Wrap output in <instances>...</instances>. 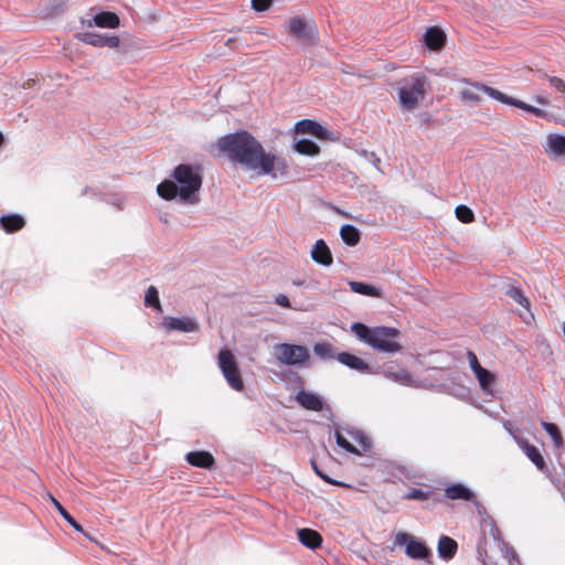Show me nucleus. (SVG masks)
I'll return each mask as SVG.
<instances>
[{
  "mask_svg": "<svg viewBox=\"0 0 565 565\" xmlns=\"http://www.w3.org/2000/svg\"><path fill=\"white\" fill-rule=\"evenodd\" d=\"M218 149L228 159L241 166L242 170L253 177H269L273 180L289 175L287 160L276 152L267 151L249 132L241 131L226 135L217 140Z\"/></svg>",
  "mask_w": 565,
  "mask_h": 565,
  "instance_id": "f257e3e1",
  "label": "nucleus"
},
{
  "mask_svg": "<svg viewBox=\"0 0 565 565\" xmlns=\"http://www.w3.org/2000/svg\"><path fill=\"white\" fill-rule=\"evenodd\" d=\"M518 446L524 451L526 457L536 466L537 469L543 470L545 467L544 458L542 457L539 449L529 444L525 439L514 437Z\"/></svg>",
  "mask_w": 565,
  "mask_h": 565,
  "instance_id": "dca6fc26",
  "label": "nucleus"
},
{
  "mask_svg": "<svg viewBox=\"0 0 565 565\" xmlns=\"http://www.w3.org/2000/svg\"><path fill=\"white\" fill-rule=\"evenodd\" d=\"M216 360L217 366L230 387L236 392H242L244 390V381L233 352L227 348H223L218 351Z\"/></svg>",
  "mask_w": 565,
  "mask_h": 565,
  "instance_id": "423d86ee",
  "label": "nucleus"
},
{
  "mask_svg": "<svg viewBox=\"0 0 565 565\" xmlns=\"http://www.w3.org/2000/svg\"><path fill=\"white\" fill-rule=\"evenodd\" d=\"M340 236L343 243L351 247L356 246L361 238L359 230L350 224L341 226Z\"/></svg>",
  "mask_w": 565,
  "mask_h": 565,
  "instance_id": "4be33fe9",
  "label": "nucleus"
},
{
  "mask_svg": "<svg viewBox=\"0 0 565 565\" xmlns=\"http://www.w3.org/2000/svg\"><path fill=\"white\" fill-rule=\"evenodd\" d=\"M312 467L315 469V471L317 472V475L323 479L324 481L329 482V483H332V484H338V482H335L334 480H332L331 478H329L327 475L322 473L318 467L315 465V462H312Z\"/></svg>",
  "mask_w": 565,
  "mask_h": 565,
  "instance_id": "37998d69",
  "label": "nucleus"
},
{
  "mask_svg": "<svg viewBox=\"0 0 565 565\" xmlns=\"http://www.w3.org/2000/svg\"><path fill=\"white\" fill-rule=\"evenodd\" d=\"M93 25L102 29H116L120 25V19L115 12L102 11L87 21V26Z\"/></svg>",
  "mask_w": 565,
  "mask_h": 565,
  "instance_id": "4468645a",
  "label": "nucleus"
},
{
  "mask_svg": "<svg viewBox=\"0 0 565 565\" xmlns=\"http://www.w3.org/2000/svg\"><path fill=\"white\" fill-rule=\"evenodd\" d=\"M428 85V78L422 73L413 74L399 83L397 97L402 110L411 113L418 109L427 95Z\"/></svg>",
  "mask_w": 565,
  "mask_h": 565,
  "instance_id": "39448f33",
  "label": "nucleus"
},
{
  "mask_svg": "<svg viewBox=\"0 0 565 565\" xmlns=\"http://www.w3.org/2000/svg\"><path fill=\"white\" fill-rule=\"evenodd\" d=\"M313 352L323 360L337 359L335 350L330 343H316L313 345Z\"/></svg>",
  "mask_w": 565,
  "mask_h": 565,
  "instance_id": "7c9ffc66",
  "label": "nucleus"
},
{
  "mask_svg": "<svg viewBox=\"0 0 565 565\" xmlns=\"http://www.w3.org/2000/svg\"><path fill=\"white\" fill-rule=\"evenodd\" d=\"M351 331L373 350L385 353H398L402 345L398 342L399 331L391 327L370 328L361 322L351 326Z\"/></svg>",
  "mask_w": 565,
  "mask_h": 565,
  "instance_id": "20e7f679",
  "label": "nucleus"
},
{
  "mask_svg": "<svg viewBox=\"0 0 565 565\" xmlns=\"http://www.w3.org/2000/svg\"><path fill=\"white\" fill-rule=\"evenodd\" d=\"M354 440L359 443L361 446V450L354 447L340 431H335V440L337 444L345 449L348 452L355 454V455H362V452H365L370 449L371 443L369 438L361 431L351 433Z\"/></svg>",
  "mask_w": 565,
  "mask_h": 565,
  "instance_id": "9b49d317",
  "label": "nucleus"
},
{
  "mask_svg": "<svg viewBox=\"0 0 565 565\" xmlns=\"http://www.w3.org/2000/svg\"><path fill=\"white\" fill-rule=\"evenodd\" d=\"M456 217L462 223H470L475 220V214L470 207L466 205H458L455 210Z\"/></svg>",
  "mask_w": 565,
  "mask_h": 565,
  "instance_id": "c9c22d12",
  "label": "nucleus"
},
{
  "mask_svg": "<svg viewBox=\"0 0 565 565\" xmlns=\"http://www.w3.org/2000/svg\"><path fill=\"white\" fill-rule=\"evenodd\" d=\"M274 358L285 365H301L309 361L310 352L305 345L278 343L273 347Z\"/></svg>",
  "mask_w": 565,
  "mask_h": 565,
  "instance_id": "0eeeda50",
  "label": "nucleus"
},
{
  "mask_svg": "<svg viewBox=\"0 0 565 565\" xmlns=\"http://www.w3.org/2000/svg\"><path fill=\"white\" fill-rule=\"evenodd\" d=\"M202 175L199 167L179 164L173 171V180H164L157 186V193L167 201L178 199L181 203L196 204Z\"/></svg>",
  "mask_w": 565,
  "mask_h": 565,
  "instance_id": "7ed1b4c3",
  "label": "nucleus"
},
{
  "mask_svg": "<svg viewBox=\"0 0 565 565\" xmlns=\"http://www.w3.org/2000/svg\"><path fill=\"white\" fill-rule=\"evenodd\" d=\"M317 124L315 120L302 119L296 124L295 130L297 134L313 135Z\"/></svg>",
  "mask_w": 565,
  "mask_h": 565,
  "instance_id": "72a5a7b5",
  "label": "nucleus"
},
{
  "mask_svg": "<svg viewBox=\"0 0 565 565\" xmlns=\"http://www.w3.org/2000/svg\"><path fill=\"white\" fill-rule=\"evenodd\" d=\"M542 427L552 437L555 447L559 448L563 446V444H564L563 437L555 424L542 422Z\"/></svg>",
  "mask_w": 565,
  "mask_h": 565,
  "instance_id": "473e14b6",
  "label": "nucleus"
},
{
  "mask_svg": "<svg viewBox=\"0 0 565 565\" xmlns=\"http://www.w3.org/2000/svg\"><path fill=\"white\" fill-rule=\"evenodd\" d=\"M257 33L263 34V35H267V33H266V31L264 29L258 30Z\"/></svg>",
  "mask_w": 565,
  "mask_h": 565,
  "instance_id": "c03bdc74",
  "label": "nucleus"
},
{
  "mask_svg": "<svg viewBox=\"0 0 565 565\" xmlns=\"http://www.w3.org/2000/svg\"><path fill=\"white\" fill-rule=\"evenodd\" d=\"M51 502L53 503V505L56 508V510L58 511V513L62 515V518L68 522L75 531L79 532V533H83L86 537H88L89 540H93L85 531L84 529L82 527L81 524H78L76 522V520L64 509V507L52 495L50 494L49 495Z\"/></svg>",
  "mask_w": 565,
  "mask_h": 565,
  "instance_id": "b1692460",
  "label": "nucleus"
},
{
  "mask_svg": "<svg viewBox=\"0 0 565 565\" xmlns=\"http://www.w3.org/2000/svg\"><path fill=\"white\" fill-rule=\"evenodd\" d=\"M475 375L480 384V387L486 392V393H492V384L494 383L495 381V376L490 372L488 371L487 369L484 367H481L480 370H477V372H475Z\"/></svg>",
  "mask_w": 565,
  "mask_h": 565,
  "instance_id": "bb28decb",
  "label": "nucleus"
},
{
  "mask_svg": "<svg viewBox=\"0 0 565 565\" xmlns=\"http://www.w3.org/2000/svg\"><path fill=\"white\" fill-rule=\"evenodd\" d=\"M0 223L7 232H14L23 227L24 220L17 214L2 216Z\"/></svg>",
  "mask_w": 565,
  "mask_h": 565,
  "instance_id": "c85d7f7f",
  "label": "nucleus"
},
{
  "mask_svg": "<svg viewBox=\"0 0 565 565\" xmlns=\"http://www.w3.org/2000/svg\"><path fill=\"white\" fill-rule=\"evenodd\" d=\"M275 302L278 306H281V307H285V308H290L291 307L289 298L286 295H284V294H279L278 296H276Z\"/></svg>",
  "mask_w": 565,
  "mask_h": 565,
  "instance_id": "79ce46f5",
  "label": "nucleus"
},
{
  "mask_svg": "<svg viewBox=\"0 0 565 565\" xmlns=\"http://www.w3.org/2000/svg\"><path fill=\"white\" fill-rule=\"evenodd\" d=\"M312 136H315L321 140L333 141L337 139V137L334 136V134L331 130H329L327 127L320 125L319 122L317 124Z\"/></svg>",
  "mask_w": 565,
  "mask_h": 565,
  "instance_id": "e433bc0d",
  "label": "nucleus"
},
{
  "mask_svg": "<svg viewBox=\"0 0 565 565\" xmlns=\"http://www.w3.org/2000/svg\"><path fill=\"white\" fill-rule=\"evenodd\" d=\"M162 327L167 332L170 331H182L192 332L196 330V322L190 318H173L167 317L162 321Z\"/></svg>",
  "mask_w": 565,
  "mask_h": 565,
  "instance_id": "2eb2a0df",
  "label": "nucleus"
},
{
  "mask_svg": "<svg viewBox=\"0 0 565 565\" xmlns=\"http://www.w3.org/2000/svg\"><path fill=\"white\" fill-rule=\"evenodd\" d=\"M274 0H252V9L256 12L267 11Z\"/></svg>",
  "mask_w": 565,
  "mask_h": 565,
  "instance_id": "4c0bfd02",
  "label": "nucleus"
},
{
  "mask_svg": "<svg viewBox=\"0 0 565 565\" xmlns=\"http://www.w3.org/2000/svg\"><path fill=\"white\" fill-rule=\"evenodd\" d=\"M384 375L394 381V382H397L402 385H408V386H412L414 385V380L412 377V375L407 372V371H398V372H394V371H391V370H385L384 371Z\"/></svg>",
  "mask_w": 565,
  "mask_h": 565,
  "instance_id": "c756f323",
  "label": "nucleus"
},
{
  "mask_svg": "<svg viewBox=\"0 0 565 565\" xmlns=\"http://www.w3.org/2000/svg\"><path fill=\"white\" fill-rule=\"evenodd\" d=\"M300 543L309 548H317L321 545V535L311 529H301L297 532Z\"/></svg>",
  "mask_w": 565,
  "mask_h": 565,
  "instance_id": "6ab92c4d",
  "label": "nucleus"
},
{
  "mask_svg": "<svg viewBox=\"0 0 565 565\" xmlns=\"http://www.w3.org/2000/svg\"><path fill=\"white\" fill-rule=\"evenodd\" d=\"M483 95H488L489 97L509 106H513L520 108L529 114H532L541 119L553 121L555 124H559L565 126V119L556 116L553 111L547 109L551 107V103L548 98L544 95H535L533 100L539 105L534 106L527 103H524L520 99L511 97L495 88L479 84L472 83L462 87L459 92L460 99L465 103H470L475 105H479L483 100Z\"/></svg>",
  "mask_w": 565,
  "mask_h": 565,
  "instance_id": "f03ea898",
  "label": "nucleus"
},
{
  "mask_svg": "<svg viewBox=\"0 0 565 565\" xmlns=\"http://www.w3.org/2000/svg\"><path fill=\"white\" fill-rule=\"evenodd\" d=\"M76 38L86 44L96 47L107 46L109 49H117L120 45V39L117 35L102 34L95 32H81Z\"/></svg>",
  "mask_w": 565,
  "mask_h": 565,
  "instance_id": "9d476101",
  "label": "nucleus"
},
{
  "mask_svg": "<svg viewBox=\"0 0 565 565\" xmlns=\"http://www.w3.org/2000/svg\"><path fill=\"white\" fill-rule=\"evenodd\" d=\"M2 143H3V136H2V134L0 132V147L2 146Z\"/></svg>",
  "mask_w": 565,
  "mask_h": 565,
  "instance_id": "a18cd8bd",
  "label": "nucleus"
},
{
  "mask_svg": "<svg viewBox=\"0 0 565 565\" xmlns=\"http://www.w3.org/2000/svg\"><path fill=\"white\" fill-rule=\"evenodd\" d=\"M427 498H428V495L425 492L417 490V489L409 491L405 495V499H408V500H426Z\"/></svg>",
  "mask_w": 565,
  "mask_h": 565,
  "instance_id": "ea45409f",
  "label": "nucleus"
},
{
  "mask_svg": "<svg viewBox=\"0 0 565 565\" xmlns=\"http://www.w3.org/2000/svg\"><path fill=\"white\" fill-rule=\"evenodd\" d=\"M337 360L352 369V370H355V371H359V372H362V373H365V372H369V364L366 362H364L362 359H360L359 356L354 355V354H351V353H348V352H341V353H338L337 354Z\"/></svg>",
  "mask_w": 565,
  "mask_h": 565,
  "instance_id": "f3484780",
  "label": "nucleus"
},
{
  "mask_svg": "<svg viewBox=\"0 0 565 565\" xmlns=\"http://www.w3.org/2000/svg\"><path fill=\"white\" fill-rule=\"evenodd\" d=\"M446 497L451 500L462 499L470 501L472 499L471 491L462 484H452L445 490Z\"/></svg>",
  "mask_w": 565,
  "mask_h": 565,
  "instance_id": "a878e982",
  "label": "nucleus"
},
{
  "mask_svg": "<svg viewBox=\"0 0 565 565\" xmlns=\"http://www.w3.org/2000/svg\"><path fill=\"white\" fill-rule=\"evenodd\" d=\"M286 30L289 35L296 38L301 44H312L317 39V26L312 19L307 17H291Z\"/></svg>",
  "mask_w": 565,
  "mask_h": 565,
  "instance_id": "6e6552de",
  "label": "nucleus"
},
{
  "mask_svg": "<svg viewBox=\"0 0 565 565\" xmlns=\"http://www.w3.org/2000/svg\"><path fill=\"white\" fill-rule=\"evenodd\" d=\"M311 259L324 267H329L333 263L332 253L323 239H318L310 252Z\"/></svg>",
  "mask_w": 565,
  "mask_h": 565,
  "instance_id": "ddd939ff",
  "label": "nucleus"
},
{
  "mask_svg": "<svg viewBox=\"0 0 565 565\" xmlns=\"http://www.w3.org/2000/svg\"><path fill=\"white\" fill-rule=\"evenodd\" d=\"M349 286L353 292L371 297H382V292L371 285L361 281H350Z\"/></svg>",
  "mask_w": 565,
  "mask_h": 565,
  "instance_id": "cd10ccee",
  "label": "nucleus"
},
{
  "mask_svg": "<svg viewBox=\"0 0 565 565\" xmlns=\"http://www.w3.org/2000/svg\"><path fill=\"white\" fill-rule=\"evenodd\" d=\"M294 149L296 152L303 154V156H309V157H316L320 153L319 146L309 139L298 140L295 143Z\"/></svg>",
  "mask_w": 565,
  "mask_h": 565,
  "instance_id": "393cba45",
  "label": "nucleus"
},
{
  "mask_svg": "<svg viewBox=\"0 0 565 565\" xmlns=\"http://www.w3.org/2000/svg\"><path fill=\"white\" fill-rule=\"evenodd\" d=\"M505 294L512 298L516 303L522 306L527 311L530 310V301L529 299L523 295L520 288L515 286H509L507 288Z\"/></svg>",
  "mask_w": 565,
  "mask_h": 565,
  "instance_id": "2f4dec72",
  "label": "nucleus"
},
{
  "mask_svg": "<svg viewBox=\"0 0 565 565\" xmlns=\"http://www.w3.org/2000/svg\"><path fill=\"white\" fill-rule=\"evenodd\" d=\"M145 303L147 306H152L157 309H161L160 300H159V294L156 287L150 286L145 295Z\"/></svg>",
  "mask_w": 565,
  "mask_h": 565,
  "instance_id": "f704fd0d",
  "label": "nucleus"
},
{
  "mask_svg": "<svg viewBox=\"0 0 565 565\" xmlns=\"http://www.w3.org/2000/svg\"><path fill=\"white\" fill-rule=\"evenodd\" d=\"M468 361H469V365L473 373L477 372V370H480L482 367L479 364L478 358L473 352H468Z\"/></svg>",
  "mask_w": 565,
  "mask_h": 565,
  "instance_id": "a19ab883",
  "label": "nucleus"
},
{
  "mask_svg": "<svg viewBox=\"0 0 565 565\" xmlns=\"http://www.w3.org/2000/svg\"><path fill=\"white\" fill-rule=\"evenodd\" d=\"M543 149L551 159L565 157V134H548Z\"/></svg>",
  "mask_w": 565,
  "mask_h": 565,
  "instance_id": "f8f14e48",
  "label": "nucleus"
},
{
  "mask_svg": "<svg viewBox=\"0 0 565 565\" xmlns=\"http://www.w3.org/2000/svg\"><path fill=\"white\" fill-rule=\"evenodd\" d=\"M394 543L399 546L405 545L406 555L413 559H425L430 554L429 548L424 542L405 532L397 533Z\"/></svg>",
  "mask_w": 565,
  "mask_h": 565,
  "instance_id": "1a4fd4ad",
  "label": "nucleus"
},
{
  "mask_svg": "<svg viewBox=\"0 0 565 565\" xmlns=\"http://www.w3.org/2000/svg\"><path fill=\"white\" fill-rule=\"evenodd\" d=\"M296 401L303 408L310 409V411L318 412V411H321L323 407V402L318 395L310 393V392H306V391L298 392L296 395Z\"/></svg>",
  "mask_w": 565,
  "mask_h": 565,
  "instance_id": "a211bd4d",
  "label": "nucleus"
},
{
  "mask_svg": "<svg viewBox=\"0 0 565 565\" xmlns=\"http://www.w3.org/2000/svg\"><path fill=\"white\" fill-rule=\"evenodd\" d=\"M424 39L430 50H439L444 45L446 36L441 30L430 28L426 31Z\"/></svg>",
  "mask_w": 565,
  "mask_h": 565,
  "instance_id": "412c9836",
  "label": "nucleus"
},
{
  "mask_svg": "<svg viewBox=\"0 0 565 565\" xmlns=\"http://www.w3.org/2000/svg\"><path fill=\"white\" fill-rule=\"evenodd\" d=\"M457 551V542L449 536L443 535L438 542V554L443 558H451Z\"/></svg>",
  "mask_w": 565,
  "mask_h": 565,
  "instance_id": "5701e85b",
  "label": "nucleus"
},
{
  "mask_svg": "<svg viewBox=\"0 0 565 565\" xmlns=\"http://www.w3.org/2000/svg\"><path fill=\"white\" fill-rule=\"evenodd\" d=\"M544 76L547 78L550 85L554 87L556 90L563 93L565 95V81L556 77V76H548L544 74Z\"/></svg>",
  "mask_w": 565,
  "mask_h": 565,
  "instance_id": "58836bf2",
  "label": "nucleus"
},
{
  "mask_svg": "<svg viewBox=\"0 0 565 565\" xmlns=\"http://www.w3.org/2000/svg\"><path fill=\"white\" fill-rule=\"evenodd\" d=\"M190 465L200 468H210L214 463L213 456L207 451H191L186 455Z\"/></svg>",
  "mask_w": 565,
  "mask_h": 565,
  "instance_id": "aec40b11",
  "label": "nucleus"
}]
</instances>
